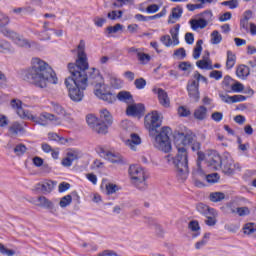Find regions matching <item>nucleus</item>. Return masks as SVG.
Wrapping results in <instances>:
<instances>
[{"instance_id": "obj_1", "label": "nucleus", "mask_w": 256, "mask_h": 256, "mask_svg": "<svg viewBox=\"0 0 256 256\" xmlns=\"http://www.w3.org/2000/svg\"><path fill=\"white\" fill-rule=\"evenodd\" d=\"M174 145L177 149L175 157L168 159L174 165L179 179L185 181L189 177V153L187 145L193 143V135L179 130L173 132Z\"/></svg>"}, {"instance_id": "obj_2", "label": "nucleus", "mask_w": 256, "mask_h": 256, "mask_svg": "<svg viewBox=\"0 0 256 256\" xmlns=\"http://www.w3.org/2000/svg\"><path fill=\"white\" fill-rule=\"evenodd\" d=\"M24 81L31 83L39 89H46L49 85H57L59 78L47 62L34 58L32 60V67L29 68L24 74Z\"/></svg>"}, {"instance_id": "obj_3", "label": "nucleus", "mask_w": 256, "mask_h": 256, "mask_svg": "<svg viewBox=\"0 0 256 256\" xmlns=\"http://www.w3.org/2000/svg\"><path fill=\"white\" fill-rule=\"evenodd\" d=\"M144 125L149 131V136L155 139L154 147L163 151V153H169L171 151V127L164 126L159 131L161 127V120L159 119V112L152 111L144 117Z\"/></svg>"}, {"instance_id": "obj_4", "label": "nucleus", "mask_w": 256, "mask_h": 256, "mask_svg": "<svg viewBox=\"0 0 256 256\" xmlns=\"http://www.w3.org/2000/svg\"><path fill=\"white\" fill-rule=\"evenodd\" d=\"M84 77H86V81L83 83L81 82L82 78L76 79H65L64 84L66 85V88L68 89V96L70 97L71 101H74V103H81L83 101V97H85V90L90 85H97L103 81H105V78H103V75H101V72L97 68H90L89 71L84 72Z\"/></svg>"}, {"instance_id": "obj_5", "label": "nucleus", "mask_w": 256, "mask_h": 256, "mask_svg": "<svg viewBox=\"0 0 256 256\" xmlns=\"http://www.w3.org/2000/svg\"><path fill=\"white\" fill-rule=\"evenodd\" d=\"M68 71L70 76L66 79H73L76 81L80 80V83H85L87 81V77H85V72L89 71V62H87V54L85 51H78V59L76 63H68Z\"/></svg>"}, {"instance_id": "obj_6", "label": "nucleus", "mask_w": 256, "mask_h": 256, "mask_svg": "<svg viewBox=\"0 0 256 256\" xmlns=\"http://www.w3.org/2000/svg\"><path fill=\"white\" fill-rule=\"evenodd\" d=\"M10 21L11 20L7 15L0 12V33H2L4 37H8L9 39H12V41L18 43L20 47H31L27 39H21L17 32L7 28V25L10 23Z\"/></svg>"}, {"instance_id": "obj_7", "label": "nucleus", "mask_w": 256, "mask_h": 256, "mask_svg": "<svg viewBox=\"0 0 256 256\" xmlns=\"http://www.w3.org/2000/svg\"><path fill=\"white\" fill-rule=\"evenodd\" d=\"M128 171L133 185H135L139 191H145V189H147V182H145L147 180V176L145 175L143 168L137 165H130Z\"/></svg>"}, {"instance_id": "obj_8", "label": "nucleus", "mask_w": 256, "mask_h": 256, "mask_svg": "<svg viewBox=\"0 0 256 256\" xmlns=\"http://www.w3.org/2000/svg\"><path fill=\"white\" fill-rule=\"evenodd\" d=\"M26 119H28L29 121H33V123H37V125H41L42 127H47V121H55V125L61 124V122L59 121V117L49 112H43L39 116H35L29 112L26 116Z\"/></svg>"}, {"instance_id": "obj_9", "label": "nucleus", "mask_w": 256, "mask_h": 256, "mask_svg": "<svg viewBox=\"0 0 256 256\" xmlns=\"http://www.w3.org/2000/svg\"><path fill=\"white\" fill-rule=\"evenodd\" d=\"M97 153L102 159H106L110 163H116L117 165H125L127 163V160L120 153L107 151L103 147H99Z\"/></svg>"}, {"instance_id": "obj_10", "label": "nucleus", "mask_w": 256, "mask_h": 256, "mask_svg": "<svg viewBox=\"0 0 256 256\" xmlns=\"http://www.w3.org/2000/svg\"><path fill=\"white\" fill-rule=\"evenodd\" d=\"M86 123L98 135H107V125L101 124L99 118L95 117V115L88 114L86 116Z\"/></svg>"}, {"instance_id": "obj_11", "label": "nucleus", "mask_w": 256, "mask_h": 256, "mask_svg": "<svg viewBox=\"0 0 256 256\" xmlns=\"http://www.w3.org/2000/svg\"><path fill=\"white\" fill-rule=\"evenodd\" d=\"M126 115H128V117H137V119L145 117V104L136 103L128 105Z\"/></svg>"}, {"instance_id": "obj_12", "label": "nucleus", "mask_w": 256, "mask_h": 256, "mask_svg": "<svg viewBox=\"0 0 256 256\" xmlns=\"http://www.w3.org/2000/svg\"><path fill=\"white\" fill-rule=\"evenodd\" d=\"M186 89L188 91V97H190L194 103H199V99H201V93L199 92V82L195 80L188 81Z\"/></svg>"}, {"instance_id": "obj_13", "label": "nucleus", "mask_w": 256, "mask_h": 256, "mask_svg": "<svg viewBox=\"0 0 256 256\" xmlns=\"http://www.w3.org/2000/svg\"><path fill=\"white\" fill-rule=\"evenodd\" d=\"M208 167H211L215 171H219L221 167H223V159L221 158V155L217 153L216 151H213L209 156H208Z\"/></svg>"}, {"instance_id": "obj_14", "label": "nucleus", "mask_w": 256, "mask_h": 256, "mask_svg": "<svg viewBox=\"0 0 256 256\" xmlns=\"http://www.w3.org/2000/svg\"><path fill=\"white\" fill-rule=\"evenodd\" d=\"M98 122L101 125H106L108 133L110 125H113V116H111V112H109L107 109L100 110V117Z\"/></svg>"}, {"instance_id": "obj_15", "label": "nucleus", "mask_w": 256, "mask_h": 256, "mask_svg": "<svg viewBox=\"0 0 256 256\" xmlns=\"http://www.w3.org/2000/svg\"><path fill=\"white\" fill-rule=\"evenodd\" d=\"M153 93L158 94V101L162 107H169L171 102L169 100V95H167L166 91L163 88H154Z\"/></svg>"}, {"instance_id": "obj_16", "label": "nucleus", "mask_w": 256, "mask_h": 256, "mask_svg": "<svg viewBox=\"0 0 256 256\" xmlns=\"http://www.w3.org/2000/svg\"><path fill=\"white\" fill-rule=\"evenodd\" d=\"M23 102L21 100L13 99L11 100V107L13 109H17V115L21 117V119H27V115H29V110L23 109Z\"/></svg>"}, {"instance_id": "obj_17", "label": "nucleus", "mask_w": 256, "mask_h": 256, "mask_svg": "<svg viewBox=\"0 0 256 256\" xmlns=\"http://www.w3.org/2000/svg\"><path fill=\"white\" fill-rule=\"evenodd\" d=\"M37 201L39 202V207H43L44 209H48L50 213H55L57 211V208H55V204L51 200H49L45 196H39Z\"/></svg>"}, {"instance_id": "obj_18", "label": "nucleus", "mask_w": 256, "mask_h": 256, "mask_svg": "<svg viewBox=\"0 0 256 256\" xmlns=\"http://www.w3.org/2000/svg\"><path fill=\"white\" fill-rule=\"evenodd\" d=\"M196 209H197V212L201 213V215H204V217L208 215H213V216L217 215V211H215L214 208H211L203 203H198L196 205Z\"/></svg>"}, {"instance_id": "obj_19", "label": "nucleus", "mask_w": 256, "mask_h": 256, "mask_svg": "<svg viewBox=\"0 0 256 256\" xmlns=\"http://www.w3.org/2000/svg\"><path fill=\"white\" fill-rule=\"evenodd\" d=\"M189 24L193 31H197V29H205V27L209 25V23H207V21L205 19H202L201 17L198 19H191L189 21Z\"/></svg>"}, {"instance_id": "obj_20", "label": "nucleus", "mask_w": 256, "mask_h": 256, "mask_svg": "<svg viewBox=\"0 0 256 256\" xmlns=\"http://www.w3.org/2000/svg\"><path fill=\"white\" fill-rule=\"evenodd\" d=\"M181 15H183V7H181L180 5L172 8V12L169 15L168 18V23L169 24H173L175 23V21H173V19H181Z\"/></svg>"}, {"instance_id": "obj_21", "label": "nucleus", "mask_w": 256, "mask_h": 256, "mask_svg": "<svg viewBox=\"0 0 256 256\" xmlns=\"http://www.w3.org/2000/svg\"><path fill=\"white\" fill-rule=\"evenodd\" d=\"M126 145L135 151V145H141V137L137 133H132L130 139L126 140Z\"/></svg>"}, {"instance_id": "obj_22", "label": "nucleus", "mask_w": 256, "mask_h": 256, "mask_svg": "<svg viewBox=\"0 0 256 256\" xmlns=\"http://www.w3.org/2000/svg\"><path fill=\"white\" fill-rule=\"evenodd\" d=\"M194 118H196L197 121H205V119H207V107L201 105L196 108L194 110Z\"/></svg>"}, {"instance_id": "obj_23", "label": "nucleus", "mask_w": 256, "mask_h": 256, "mask_svg": "<svg viewBox=\"0 0 256 256\" xmlns=\"http://www.w3.org/2000/svg\"><path fill=\"white\" fill-rule=\"evenodd\" d=\"M103 187L106 189V195H113V193L119 191V186H117V184L105 183V180L102 181L101 189H103Z\"/></svg>"}, {"instance_id": "obj_24", "label": "nucleus", "mask_w": 256, "mask_h": 256, "mask_svg": "<svg viewBox=\"0 0 256 256\" xmlns=\"http://www.w3.org/2000/svg\"><path fill=\"white\" fill-rule=\"evenodd\" d=\"M179 29H181V24H176L170 29V35L173 39V45H179Z\"/></svg>"}, {"instance_id": "obj_25", "label": "nucleus", "mask_w": 256, "mask_h": 256, "mask_svg": "<svg viewBox=\"0 0 256 256\" xmlns=\"http://www.w3.org/2000/svg\"><path fill=\"white\" fill-rule=\"evenodd\" d=\"M57 184L54 181L48 180L42 184V194L43 195H49L53 189H55V186Z\"/></svg>"}, {"instance_id": "obj_26", "label": "nucleus", "mask_w": 256, "mask_h": 256, "mask_svg": "<svg viewBox=\"0 0 256 256\" xmlns=\"http://www.w3.org/2000/svg\"><path fill=\"white\" fill-rule=\"evenodd\" d=\"M237 61V56L232 51H227L226 69H233Z\"/></svg>"}, {"instance_id": "obj_27", "label": "nucleus", "mask_w": 256, "mask_h": 256, "mask_svg": "<svg viewBox=\"0 0 256 256\" xmlns=\"http://www.w3.org/2000/svg\"><path fill=\"white\" fill-rule=\"evenodd\" d=\"M51 107L56 115H60L61 117H65V115H67V111L63 106H61V104L57 102H51Z\"/></svg>"}, {"instance_id": "obj_28", "label": "nucleus", "mask_w": 256, "mask_h": 256, "mask_svg": "<svg viewBox=\"0 0 256 256\" xmlns=\"http://www.w3.org/2000/svg\"><path fill=\"white\" fill-rule=\"evenodd\" d=\"M117 98L119 99V101H129V103H133V101H135L133 99V95H131V92L129 91H121L118 93Z\"/></svg>"}, {"instance_id": "obj_29", "label": "nucleus", "mask_w": 256, "mask_h": 256, "mask_svg": "<svg viewBox=\"0 0 256 256\" xmlns=\"http://www.w3.org/2000/svg\"><path fill=\"white\" fill-rule=\"evenodd\" d=\"M107 91L108 90H107V85H105V80H103L102 82H99L98 84H95L94 86V94L96 95V97H98V99H99L98 93L104 94Z\"/></svg>"}, {"instance_id": "obj_30", "label": "nucleus", "mask_w": 256, "mask_h": 256, "mask_svg": "<svg viewBox=\"0 0 256 256\" xmlns=\"http://www.w3.org/2000/svg\"><path fill=\"white\" fill-rule=\"evenodd\" d=\"M203 51V40H198L196 42V47L193 50V58L199 59L201 57V52Z\"/></svg>"}, {"instance_id": "obj_31", "label": "nucleus", "mask_w": 256, "mask_h": 256, "mask_svg": "<svg viewBox=\"0 0 256 256\" xmlns=\"http://www.w3.org/2000/svg\"><path fill=\"white\" fill-rule=\"evenodd\" d=\"M99 99H102V101H106V103H115V96L109 91L106 93L104 92L101 94V92H98Z\"/></svg>"}, {"instance_id": "obj_32", "label": "nucleus", "mask_w": 256, "mask_h": 256, "mask_svg": "<svg viewBox=\"0 0 256 256\" xmlns=\"http://www.w3.org/2000/svg\"><path fill=\"white\" fill-rule=\"evenodd\" d=\"M221 41H223V36L217 30H214L211 33L210 43L212 45H219V43H221Z\"/></svg>"}, {"instance_id": "obj_33", "label": "nucleus", "mask_w": 256, "mask_h": 256, "mask_svg": "<svg viewBox=\"0 0 256 256\" xmlns=\"http://www.w3.org/2000/svg\"><path fill=\"white\" fill-rule=\"evenodd\" d=\"M209 199L212 203H219V201H223V199H225V194L223 192H212Z\"/></svg>"}, {"instance_id": "obj_34", "label": "nucleus", "mask_w": 256, "mask_h": 256, "mask_svg": "<svg viewBox=\"0 0 256 256\" xmlns=\"http://www.w3.org/2000/svg\"><path fill=\"white\" fill-rule=\"evenodd\" d=\"M9 132L12 133V135H18L19 133L23 132V126L19 124V122H14L9 127Z\"/></svg>"}, {"instance_id": "obj_35", "label": "nucleus", "mask_w": 256, "mask_h": 256, "mask_svg": "<svg viewBox=\"0 0 256 256\" xmlns=\"http://www.w3.org/2000/svg\"><path fill=\"white\" fill-rule=\"evenodd\" d=\"M237 77H249V68L245 65H240L236 70Z\"/></svg>"}, {"instance_id": "obj_36", "label": "nucleus", "mask_w": 256, "mask_h": 256, "mask_svg": "<svg viewBox=\"0 0 256 256\" xmlns=\"http://www.w3.org/2000/svg\"><path fill=\"white\" fill-rule=\"evenodd\" d=\"M244 89H245V86L237 80H234V83L231 85V91L233 93H242Z\"/></svg>"}, {"instance_id": "obj_37", "label": "nucleus", "mask_w": 256, "mask_h": 256, "mask_svg": "<svg viewBox=\"0 0 256 256\" xmlns=\"http://www.w3.org/2000/svg\"><path fill=\"white\" fill-rule=\"evenodd\" d=\"M72 201H73V196L68 194L61 198L59 205H60V207H62V209H65V207H68V205H71Z\"/></svg>"}, {"instance_id": "obj_38", "label": "nucleus", "mask_w": 256, "mask_h": 256, "mask_svg": "<svg viewBox=\"0 0 256 256\" xmlns=\"http://www.w3.org/2000/svg\"><path fill=\"white\" fill-rule=\"evenodd\" d=\"M110 85L113 89H121V87L123 85V81H121V79H119L115 76H111L110 77Z\"/></svg>"}, {"instance_id": "obj_39", "label": "nucleus", "mask_w": 256, "mask_h": 256, "mask_svg": "<svg viewBox=\"0 0 256 256\" xmlns=\"http://www.w3.org/2000/svg\"><path fill=\"white\" fill-rule=\"evenodd\" d=\"M198 17L204 19L206 23H209V21H213V12L211 10H205L202 13L198 14Z\"/></svg>"}, {"instance_id": "obj_40", "label": "nucleus", "mask_w": 256, "mask_h": 256, "mask_svg": "<svg viewBox=\"0 0 256 256\" xmlns=\"http://www.w3.org/2000/svg\"><path fill=\"white\" fill-rule=\"evenodd\" d=\"M196 66L199 69H208L209 71L213 70V65H211V63L207 62L206 60H198L196 62Z\"/></svg>"}, {"instance_id": "obj_41", "label": "nucleus", "mask_w": 256, "mask_h": 256, "mask_svg": "<svg viewBox=\"0 0 256 256\" xmlns=\"http://www.w3.org/2000/svg\"><path fill=\"white\" fill-rule=\"evenodd\" d=\"M236 167L237 165L235 164L227 163L223 166V173H225V175H233Z\"/></svg>"}, {"instance_id": "obj_42", "label": "nucleus", "mask_w": 256, "mask_h": 256, "mask_svg": "<svg viewBox=\"0 0 256 256\" xmlns=\"http://www.w3.org/2000/svg\"><path fill=\"white\" fill-rule=\"evenodd\" d=\"M167 15V8L164 7L160 13L155 14L153 16H146V21H155V19H161V17H165Z\"/></svg>"}, {"instance_id": "obj_43", "label": "nucleus", "mask_w": 256, "mask_h": 256, "mask_svg": "<svg viewBox=\"0 0 256 256\" xmlns=\"http://www.w3.org/2000/svg\"><path fill=\"white\" fill-rule=\"evenodd\" d=\"M123 30V24H116L114 26H108L106 28V31L108 33V35H111L113 33H117L118 31H122Z\"/></svg>"}, {"instance_id": "obj_44", "label": "nucleus", "mask_w": 256, "mask_h": 256, "mask_svg": "<svg viewBox=\"0 0 256 256\" xmlns=\"http://www.w3.org/2000/svg\"><path fill=\"white\" fill-rule=\"evenodd\" d=\"M14 153H16L18 156L25 155V153H27V146H25V144L16 145L14 148Z\"/></svg>"}, {"instance_id": "obj_45", "label": "nucleus", "mask_w": 256, "mask_h": 256, "mask_svg": "<svg viewBox=\"0 0 256 256\" xmlns=\"http://www.w3.org/2000/svg\"><path fill=\"white\" fill-rule=\"evenodd\" d=\"M188 229L192 231L193 233L201 231V226H199V221L197 220H192L188 224Z\"/></svg>"}, {"instance_id": "obj_46", "label": "nucleus", "mask_w": 256, "mask_h": 256, "mask_svg": "<svg viewBox=\"0 0 256 256\" xmlns=\"http://www.w3.org/2000/svg\"><path fill=\"white\" fill-rule=\"evenodd\" d=\"M224 7H229V9H237L239 7L238 0H228L221 3Z\"/></svg>"}, {"instance_id": "obj_47", "label": "nucleus", "mask_w": 256, "mask_h": 256, "mask_svg": "<svg viewBox=\"0 0 256 256\" xmlns=\"http://www.w3.org/2000/svg\"><path fill=\"white\" fill-rule=\"evenodd\" d=\"M0 253L1 255L13 256L15 255V250L9 249L3 243H0Z\"/></svg>"}, {"instance_id": "obj_48", "label": "nucleus", "mask_w": 256, "mask_h": 256, "mask_svg": "<svg viewBox=\"0 0 256 256\" xmlns=\"http://www.w3.org/2000/svg\"><path fill=\"white\" fill-rule=\"evenodd\" d=\"M217 215H208L205 216L206 220L205 223L208 227H215V225H217V218H215Z\"/></svg>"}, {"instance_id": "obj_49", "label": "nucleus", "mask_w": 256, "mask_h": 256, "mask_svg": "<svg viewBox=\"0 0 256 256\" xmlns=\"http://www.w3.org/2000/svg\"><path fill=\"white\" fill-rule=\"evenodd\" d=\"M205 179L208 183H217L220 179L219 174L218 173H212V174H208L205 176Z\"/></svg>"}, {"instance_id": "obj_50", "label": "nucleus", "mask_w": 256, "mask_h": 256, "mask_svg": "<svg viewBox=\"0 0 256 256\" xmlns=\"http://www.w3.org/2000/svg\"><path fill=\"white\" fill-rule=\"evenodd\" d=\"M134 85L136 89H145V87L147 86V80H145L144 78H138L134 81Z\"/></svg>"}, {"instance_id": "obj_51", "label": "nucleus", "mask_w": 256, "mask_h": 256, "mask_svg": "<svg viewBox=\"0 0 256 256\" xmlns=\"http://www.w3.org/2000/svg\"><path fill=\"white\" fill-rule=\"evenodd\" d=\"M174 57H178V59L183 60L185 57H187V52L185 51V48H178L174 51Z\"/></svg>"}, {"instance_id": "obj_52", "label": "nucleus", "mask_w": 256, "mask_h": 256, "mask_svg": "<svg viewBox=\"0 0 256 256\" xmlns=\"http://www.w3.org/2000/svg\"><path fill=\"white\" fill-rule=\"evenodd\" d=\"M138 59L145 65V63H149L151 61V56L149 54L138 52Z\"/></svg>"}, {"instance_id": "obj_53", "label": "nucleus", "mask_w": 256, "mask_h": 256, "mask_svg": "<svg viewBox=\"0 0 256 256\" xmlns=\"http://www.w3.org/2000/svg\"><path fill=\"white\" fill-rule=\"evenodd\" d=\"M48 139L49 141H56L57 143H61L62 141H65V138L58 136L57 133L50 132L48 133Z\"/></svg>"}, {"instance_id": "obj_54", "label": "nucleus", "mask_w": 256, "mask_h": 256, "mask_svg": "<svg viewBox=\"0 0 256 256\" xmlns=\"http://www.w3.org/2000/svg\"><path fill=\"white\" fill-rule=\"evenodd\" d=\"M178 114L180 117H189V115H191V110L185 106H180L178 108Z\"/></svg>"}, {"instance_id": "obj_55", "label": "nucleus", "mask_w": 256, "mask_h": 256, "mask_svg": "<svg viewBox=\"0 0 256 256\" xmlns=\"http://www.w3.org/2000/svg\"><path fill=\"white\" fill-rule=\"evenodd\" d=\"M159 9H161V6H159L158 4H151L146 7L145 11L146 13L153 14L157 13Z\"/></svg>"}, {"instance_id": "obj_56", "label": "nucleus", "mask_w": 256, "mask_h": 256, "mask_svg": "<svg viewBox=\"0 0 256 256\" xmlns=\"http://www.w3.org/2000/svg\"><path fill=\"white\" fill-rule=\"evenodd\" d=\"M161 43L165 45V47H169L170 45H173V40H171V36L169 35H163L160 38Z\"/></svg>"}, {"instance_id": "obj_57", "label": "nucleus", "mask_w": 256, "mask_h": 256, "mask_svg": "<svg viewBox=\"0 0 256 256\" xmlns=\"http://www.w3.org/2000/svg\"><path fill=\"white\" fill-rule=\"evenodd\" d=\"M237 213L239 217H247V215H250L251 211L247 207H238Z\"/></svg>"}, {"instance_id": "obj_58", "label": "nucleus", "mask_w": 256, "mask_h": 256, "mask_svg": "<svg viewBox=\"0 0 256 256\" xmlns=\"http://www.w3.org/2000/svg\"><path fill=\"white\" fill-rule=\"evenodd\" d=\"M209 77L211 79H216V81H219V79L223 78V72L219 70H213L212 72H210Z\"/></svg>"}, {"instance_id": "obj_59", "label": "nucleus", "mask_w": 256, "mask_h": 256, "mask_svg": "<svg viewBox=\"0 0 256 256\" xmlns=\"http://www.w3.org/2000/svg\"><path fill=\"white\" fill-rule=\"evenodd\" d=\"M243 229H244L245 235H252V233H255V228L253 227V223L245 224Z\"/></svg>"}, {"instance_id": "obj_60", "label": "nucleus", "mask_w": 256, "mask_h": 256, "mask_svg": "<svg viewBox=\"0 0 256 256\" xmlns=\"http://www.w3.org/2000/svg\"><path fill=\"white\" fill-rule=\"evenodd\" d=\"M211 119L216 123L223 121V113L222 112H214L211 114Z\"/></svg>"}, {"instance_id": "obj_61", "label": "nucleus", "mask_w": 256, "mask_h": 256, "mask_svg": "<svg viewBox=\"0 0 256 256\" xmlns=\"http://www.w3.org/2000/svg\"><path fill=\"white\" fill-rule=\"evenodd\" d=\"M231 83H235V80L233 78H231V76L226 75L223 79L222 84L224 85V87L229 88V87H231V85H233Z\"/></svg>"}, {"instance_id": "obj_62", "label": "nucleus", "mask_w": 256, "mask_h": 256, "mask_svg": "<svg viewBox=\"0 0 256 256\" xmlns=\"http://www.w3.org/2000/svg\"><path fill=\"white\" fill-rule=\"evenodd\" d=\"M68 189H71V184L67 182H62L58 186L59 193H65V191H68Z\"/></svg>"}, {"instance_id": "obj_63", "label": "nucleus", "mask_w": 256, "mask_h": 256, "mask_svg": "<svg viewBox=\"0 0 256 256\" xmlns=\"http://www.w3.org/2000/svg\"><path fill=\"white\" fill-rule=\"evenodd\" d=\"M193 65H191V62H180L178 65V68L180 71H189Z\"/></svg>"}, {"instance_id": "obj_64", "label": "nucleus", "mask_w": 256, "mask_h": 256, "mask_svg": "<svg viewBox=\"0 0 256 256\" xmlns=\"http://www.w3.org/2000/svg\"><path fill=\"white\" fill-rule=\"evenodd\" d=\"M242 101H247V96H244V95L232 96V103H242Z\"/></svg>"}]
</instances>
